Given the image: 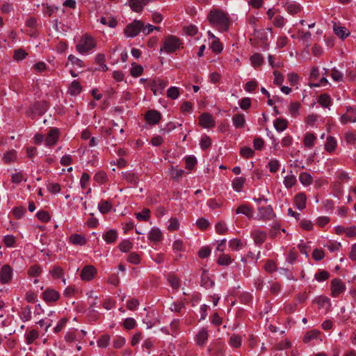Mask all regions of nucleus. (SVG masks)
Instances as JSON below:
<instances>
[{"label": "nucleus", "instance_id": "obj_1", "mask_svg": "<svg viewBox=\"0 0 356 356\" xmlns=\"http://www.w3.org/2000/svg\"><path fill=\"white\" fill-rule=\"evenodd\" d=\"M209 22L220 31H227L230 22L227 14L222 10L214 8L208 15Z\"/></svg>", "mask_w": 356, "mask_h": 356}, {"label": "nucleus", "instance_id": "obj_2", "mask_svg": "<svg viewBox=\"0 0 356 356\" xmlns=\"http://www.w3.org/2000/svg\"><path fill=\"white\" fill-rule=\"evenodd\" d=\"M96 47V42L93 38L88 35H83L76 44V49L82 54H88Z\"/></svg>", "mask_w": 356, "mask_h": 356}, {"label": "nucleus", "instance_id": "obj_3", "mask_svg": "<svg viewBox=\"0 0 356 356\" xmlns=\"http://www.w3.org/2000/svg\"><path fill=\"white\" fill-rule=\"evenodd\" d=\"M143 28V22L135 19L131 24H128L124 29V34L127 37L134 38L136 36Z\"/></svg>", "mask_w": 356, "mask_h": 356}, {"label": "nucleus", "instance_id": "obj_4", "mask_svg": "<svg viewBox=\"0 0 356 356\" xmlns=\"http://www.w3.org/2000/svg\"><path fill=\"white\" fill-rule=\"evenodd\" d=\"M178 47V40L175 36L169 35L163 42V46L160 49V51H165L168 54L172 53L176 51Z\"/></svg>", "mask_w": 356, "mask_h": 356}, {"label": "nucleus", "instance_id": "obj_5", "mask_svg": "<svg viewBox=\"0 0 356 356\" xmlns=\"http://www.w3.org/2000/svg\"><path fill=\"white\" fill-rule=\"evenodd\" d=\"M346 291V286L340 279H333L331 282V296L338 297Z\"/></svg>", "mask_w": 356, "mask_h": 356}, {"label": "nucleus", "instance_id": "obj_6", "mask_svg": "<svg viewBox=\"0 0 356 356\" xmlns=\"http://www.w3.org/2000/svg\"><path fill=\"white\" fill-rule=\"evenodd\" d=\"M199 124L204 129H209L215 127L216 121L210 113H203L199 117Z\"/></svg>", "mask_w": 356, "mask_h": 356}, {"label": "nucleus", "instance_id": "obj_7", "mask_svg": "<svg viewBox=\"0 0 356 356\" xmlns=\"http://www.w3.org/2000/svg\"><path fill=\"white\" fill-rule=\"evenodd\" d=\"M340 121L342 124H347L348 122H355L356 108H348L346 113L341 117Z\"/></svg>", "mask_w": 356, "mask_h": 356}, {"label": "nucleus", "instance_id": "obj_8", "mask_svg": "<svg viewBox=\"0 0 356 356\" xmlns=\"http://www.w3.org/2000/svg\"><path fill=\"white\" fill-rule=\"evenodd\" d=\"M43 300L45 302H54L60 298L59 293L53 289H47L42 293Z\"/></svg>", "mask_w": 356, "mask_h": 356}, {"label": "nucleus", "instance_id": "obj_9", "mask_svg": "<svg viewBox=\"0 0 356 356\" xmlns=\"http://www.w3.org/2000/svg\"><path fill=\"white\" fill-rule=\"evenodd\" d=\"M254 242L257 245H261L266 239L267 234L260 229H254L251 232Z\"/></svg>", "mask_w": 356, "mask_h": 356}, {"label": "nucleus", "instance_id": "obj_10", "mask_svg": "<svg viewBox=\"0 0 356 356\" xmlns=\"http://www.w3.org/2000/svg\"><path fill=\"white\" fill-rule=\"evenodd\" d=\"M97 270L92 266H86L83 268L81 273V277L84 281L91 280L96 274Z\"/></svg>", "mask_w": 356, "mask_h": 356}, {"label": "nucleus", "instance_id": "obj_11", "mask_svg": "<svg viewBox=\"0 0 356 356\" xmlns=\"http://www.w3.org/2000/svg\"><path fill=\"white\" fill-rule=\"evenodd\" d=\"M284 3V7L285 8L286 10L289 13L290 15H296L300 12L301 10V6L300 5L296 2V1H291L289 0H286Z\"/></svg>", "mask_w": 356, "mask_h": 356}, {"label": "nucleus", "instance_id": "obj_12", "mask_svg": "<svg viewBox=\"0 0 356 356\" xmlns=\"http://www.w3.org/2000/svg\"><path fill=\"white\" fill-rule=\"evenodd\" d=\"M260 217L264 220H271L274 218L275 213L271 206L262 207L258 209Z\"/></svg>", "mask_w": 356, "mask_h": 356}, {"label": "nucleus", "instance_id": "obj_13", "mask_svg": "<svg viewBox=\"0 0 356 356\" xmlns=\"http://www.w3.org/2000/svg\"><path fill=\"white\" fill-rule=\"evenodd\" d=\"M12 277V269L9 266H3L0 270V281L2 283H8Z\"/></svg>", "mask_w": 356, "mask_h": 356}, {"label": "nucleus", "instance_id": "obj_14", "mask_svg": "<svg viewBox=\"0 0 356 356\" xmlns=\"http://www.w3.org/2000/svg\"><path fill=\"white\" fill-rule=\"evenodd\" d=\"M145 120L148 123L155 124L161 120V115L158 111L151 110L146 113Z\"/></svg>", "mask_w": 356, "mask_h": 356}, {"label": "nucleus", "instance_id": "obj_15", "mask_svg": "<svg viewBox=\"0 0 356 356\" xmlns=\"http://www.w3.org/2000/svg\"><path fill=\"white\" fill-rule=\"evenodd\" d=\"M237 214L245 215L248 218L253 217L254 211L253 209L248 204H241L236 210Z\"/></svg>", "mask_w": 356, "mask_h": 356}, {"label": "nucleus", "instance_id": "obj_16", "mask_svg": "<svg viewBox=\"0 0 356 356\" xmlns=\"http://www.w3.org/2000/svg\"><path fill=\"white\" fill-rule=\"evenodd\" d=\"M58 138V130L52 129L49 131L46 139L45 144L47 146H52L56 144Z\"/></svg>", "mask_w": 356, "mask_h": 356}, {"label": "nucleus", "instance_id": "obj_17", "mask_svg": "<svg viewBox=\"0 0 356 356\" xmlns=\"http://www.w3.org/2000/svg\"><path fill=\"white\" fill-rule=\"evenodd\" d=\"M31 109L32 113L41 115L46 112L47 104L44 102H38L33 104Z\"/></svg>", "mask_w": 356, "mask_h": 356}, {"label": "nucleus", "instance_id": "obj_18", "mask_svg": "<svg viewBox=\"0 0 356 356\" xmlns=\"http://www.w3.org/2000/svg\"><path fill=\"white\" fill-rule=\"evenodd\" d=\"M314 302L318 305L319 308H323L326 310H329L331 306L330 298L323 296L316 298Z\"/></svg>", "mask_w": 356, "mask_h": 356}, {"label": "nucleus", "instance_id": "obj_19", "mask_svg": "<svg viewBox=\"0 0 356 356\" xmlns=\"http://www.w3.org/2000/svg\"><path fill=\"white\" fill-rule=\"evenodd\" d=\"M148 238L154 243L159 242L163 238V234L161 230L159 228L154 227L152 228L149 234H148Z\"/></svg>", "mask_w": 356, "mask_h": 356}, {"label": "nucleus", "instance_id": "obj_20", "mask_svg": "<svg viewBox=\"0 0 356 356\" xmlns=\"http://www.w3.org/2000/svg\"><path fill=\"white\" fill-rule=\"evenodd\" d=\"M306 195L302 193H298L296 195L295 204L299 210H302L306 207Z\"/></svg>", "mask_w": 356, "mask_h": 356}, {"label": "nucleus", "instance_id": "obj_21", "mask_svg": "<svg viewBox=\"0 0 356 356\" xmlns=\"http://www.w3.org/2000/svg\"><path fill=\"white\" fill-rule=\"evenodd\" d=\"M69 240L71 243L76 245H84L86 243L85 237L78 234H72Z\"/></svg>", "mask_w": 356, "mask_h": 356}, {"label": "nucleus", "instance_id": "obj_22", "mask_svg": "<svg viewBox=\"0 0 356 356\" xmlns=\"http://www.w3.org/2000/svg\"><path fill=\"white\" fill-rule=\"evenodd\" d=\"M118 236L116 230L110 229L103 235V238L107 243H113L117 240Z\"/></svg>", "mask_w": 356, "mask_h": 356}, {"label": "nucleus", "instance_id": "obj_23", "mask_svg": "<svg viewBox=\"0 0 356 356\" xmlns=\"http://www.w3.org/2000/svg\"><path fill=\"white\" fill-rule=\"evenodd\" d=\"M208 332L206 329L203 328L197 333L196 336V342L199 346L204 345L208 339Z\"/></svg>", "mask_w": 356, "mask_h": 356}, {"label": "nucleus", "instance_id": "obj_24", "mask_svg": "<svg viewBox=\"0 0 356 356\" xmlns=\"http://www.w3.org/2000/svg\"><path fill=\"white\" fill-rule=\"evenodd\" d=\"M245 182L244 177H236L232 181V188L236 192H241L243 189V185Z\"/></svg>", "mask_w": 356, "mask_h": 356}, {"label": "nucleus", "instance_id": "obj_25", "mask_svg": "<svg viewBox=\"0 0 356 356\" xmlns=\"http://www.w3.org/2000/svg\"><path fill=\"white\" fill-rule=\"evenodd\" d=\"M273 124L275 129L277 131L281 132L284 131L287 128L288 122L285 119L277 118L274 121Z\"/></svg>", "mask_w": 356, "mask_h": 356}, {"label": "nucleus", "instance_id": "obj_26", "mask_svg": "<svg viewBox=\"0 0 356 356\" xmlns=\"http://www.w3.org/2000/svg\"><path fill=\"white\" fill-rule=\"evenodd\" d=\"M49 273L54 279L63 278L64 270L59 266H53L49 270Z\"/></svg>", "mask_w": 356, "mask_h": 356}, {"label": "nucleus", "instance_id": "obj_27", "mask_svg": "<svg viewBox=\"0 0 356 356\" xmlns=\"http://www.w3.org/2000/svg\"><path fill=\"white\" fill-rule=\"evenodd\" d=\"M81 86L79 81L74 80L72 82L68 88V92L70 95L76 96L79 95L81 91Z\"/></svg>", "mask_w": 356, "mask_h": 356}, {"label": "nucleus", "instance_id": "obj_28", "mask_svg": "<svg viewBox=\"0 0 356 356\" xmlns=\"http://www.w3.org/2000/svg\"><path fill=\"white\" fill-rule=\"evenodd\" d=\"M333 30L334 33L339 38L343 39L349 35V31L346 27L334 25Z\"/></svg>", "mask_w": 356, "mask_h": 356}, {"label": "nucleus", "instance_id": "obj_29", "mask_svg": "<svg viewBox=\"0 0 356 356\" xmlns=\"http://www.w3.org/2000/svg\"><path fill=\"white\" fill-rule=\"evenodd\" d=\"M100 22L102 24L106 25L111 28H115L118 24L116 19L111 16L102 17L100 19Z\"/></svg>", "mask_w": 356, "mask_h": 356}, {"label": "nucleus", "instance_id": "obj_30", "mask_svg": "<svg viewBox=\"0 0 356 356\" xmlns=\"http://www.w3.org/2000/svg\"><path fill=\"white\" fill-rule=\"evenodd\" d=\"M232 121L236 128H242L245 124V118L243 114L234 115L232 118Z\"/></svg>", "mask_w": 356, "mask_h": 356}, {"label": "nucleus", "instance_id": "obj_31", "mask_svg": "<svg viewBox=\"0 0 356 356\" xmlns=\"http://www.w3.org/2000/svg\"><path fill=\"white\" fill-rule=\"evenodd\" d=\"M165 82L159 79L157 81H154V86L152 87V90L155 95L157 94H161L162 90L165 88Z\"/></svg>", "mask_w": 356, "mask_h": 356}, {"label": "nucleus", "instance_id": "obj_32", "mask_svg": "<svg viewBox=\"0 0 356 356\" xmlns=\"http://www.w3.org/2000/svg\"><path fill=\"white\" fill-rule=\"evenodd\" d=\"M229 247L233 251H238L243 248V243L238 238H233L229 241Z\"/></svg>", "mask_w": 356, "mask_h": 356}, {"label": "nucleus", "instance_id": "obj_33", "mask_svg": "<svg viewBox=\"0 0 356 356\" xmlns=\"http://www.w3.org/2000/svg\"><path fill=\"white\" fill-rule=\"evenodd\" d=\"M337 140L332 136H328L327 138L326 143L325 144V149L329 152L334 151L337 147Z\"/></svg>", "mask_w": 356, "mask_h": 356}, {"label": "nucleus", "instance_id": "obj_34", "mask_svg": "<svg viewBox=\"0 0 356 356\" xmlns=\"http://www.w3.org/2000/svg\"><path fill=\"white\" fill-rule=\"evenodd\" d=\"M143 72V67L140 65H138L136 63L131 64V68L130 74L134 77H138L140 76Z\"/></svg>", "mask_w": 356, "mask_h": 356}, {"label": "nucleus", "instance_id": "obj_35", "mask_svg": "<svg viewBox=\"0 0 356 356\" xmlns=\"http://www.w3.org/2000/svg\"><path fill=\"white\" fill-rule=\"evenodd\" d=\"M98 209L102 213H106L111 210L112 204L107 200H102L99 204Z\"/></svg>", "mask_w": 356, "mask_h": 356}, {"label": "nucleus", "instance_id": "obj_36", "mask_svg": "<svg viewBox=\"0 0 356 356\" xmlns=\"http://www.w3.org/2000/svg\"><path fill=\"white\" fill-rule=\"evenodd\" d=\"M250 61L254 67H257L262 65L264 60L260 54L256 53L250 57Z\"/></svg>", "mask_w": 356, "mask_h": 356}, {"label": "nucleus", "instance_id": "obj_37", "mask_svg": "<svg viewBox=\"0 0 356 356\" xmlns=\"http://www.w3.org/2000/svg\"><path fill=\"white\" fill-rule=\"evenodd\" d=\"M316 136L312 133H307L305 134L303 140L304 145L307 147H312L314 145V141L316 140Z\"/></svg>", "mask_w": 356, "mask_h": 356}, {"label": "nucleus", "instance_id": "obj_38", "mask_svg": "<svg viewBox=\"0 0 356 356\" xmlns=\"http://www.w3.org/2000/svg\"><path fill=\"white\" fill-rule=\"evenodd\" d=\"M122 177L131 184L136 185L138 184V177L134 173L130 172H122Z\"/></svg>", "mask_w": 356, "mask_h": 356}, {"label": "nucleus", "instance_id": "obj_39", "mask_svg": "<svg viewBox=\"0 0 356 356\" xmlns=\"http://www.w3.org/2000/svg\"><path fill=\"white\" fill-rule=\"evenodd\" d=\"M17 156L16 151L12 149L6 152L3 157V161L6 163H9L15 161Z\"/></svg>", "mask_w": 356, "mask_h": 356}, {"label": "nucleus", "instance_id": "obj_40", "mask_svg": "<svg viewBox=\"0 0 356 356\" xmlns=\"http://www.w3.org/2000/svg\"><path fill=\"white\" fill-rule=\"evenodd\" d=\"M320 332L316 330H311L305 334L303 338V341L305 343H308L312 340L316 339L318 337Z\"/></svg>", "mask_w": 356, "mask_h": 356}, {"label": "nucleus", "instance_id": "obj_41", "mask_svg": "<svg viewBox=\"0 0 356 356\" xmlns=\"http://www.w3.org/2000/svg\"><path fill=\"white\" fill-rule=\"evenodd\" d=\"M296 177L290 174L284 178V184L287 188H292L296 184Z\"/></svg>", "mask_w": 356, "mask_h": 356}, {"label": "nucleus", "instance_id": "obj_42", "mask_svg": "<svg viewBox=\"0 0 356 356\" xmlns=\"http://www.w3.org/2000/svg\"><path fill=\"white\" fill-rule=\"evenodd\" d=\"M242 343L241 337L236 334H233L229 338V345L235 348H237L241 346Z\"/></svg>", "mask_w": 356, "mask_h": 356}, {"label": "nucleus", "instance_id": "obj_43", "mask_svg": "<svg viewBox=\"0 0 356 356\" xmlns=\"http://www.w3.org/2000/svg\"><path fill=\"white\" fill-rule=\"evenodd\" d=\"M68 61L74 67H77L81 68L85 66L83 61L82 60L79 59V58L76 57L75 56H74L72 54H70L68 56Z\"/></svg>", "mask_w": 356, "mask_h": 356}, {"label": "nucleus", "instance_id": "obj_44", "mask_svg": "<svg viewBox=\"0 0 356 356\" xmlns=\"http://www.w3.org/2000/svg\"><path fill=\"white\" fill-rule=\"evenodd\" d=\"M183 31L185 35L193 36L197 33L198 29L193 24H189L188 26H184Z\"/></svg>", "mask_w": 356, "mask_h": 356}, {"label": "nucleus", "instance_id": "obj_45", "mask_svg": "<svg viewBox=\"0 0 356 356\" xmlns=\"http://www.w3.org/2000/svg\"><path fill=\"white\" fill-rule=\"evenodd\" d=\"M300 181L304 186H309L312 182V177L307 172H302L299 176Z\"/></svg>", "mask_w": 356, "mask_h": 356}, {"label": "nucleus", "instance_id": "obj_46", "mask_svg": "<svg viewBox=\"0 0 356 356\" xmlns=\"http://www.w3.org/2000/svg\"><path fill=\"white\" fill-rule=\"evenodd\" d=\"M301 105L298 102H293L289 106V113L290 115L293 117L296 118L299 115V110Z\"/></svg>", "mask_w": 356, "mask_h": 356}, {"label": "nucleus", "instance_id": "obj_47", "mask_svg": "<svg viewBox=\"0 0 356 356\" xmlns=\"http://www.w3.org/2000/svg\"><path fill=\"white\" fill-rule=\"evenodd\" d=\"M330 76L334 81L341 82L343 80V74L339 70L334 68L331 71Z\"/></svg>", "mask_w": 356, "mask_h": 356}, {"label": "nucleus", "instance_id": "obj_48", "mask_svg": "<svg viewBox=\"0 0 356 356\" xmlns=\"http://www.w3.org/2000/svg\"><path fill=\"white\" fill-rule=\"evenodd\" d=\"M318 102L322 106L327 108L331 104V98L328 95L323 94L320 95Z\"/></svg>", "mask_w": 356, "mask_h": 356}, {"label": "nucleus", "instance_id": "obj_49", "mask_svg": "<svg viewBox=\"0 0 356 356\" xmlns=\"http://www.w3.org/2000/svg\"><path fill=\"white\" fill-rule=\"evenodd\" d=\"M232 261L231 257L228 254H222L218 259V264L221 266H228Z\"/></svg>", "mask_w": 356, "mask_h": 356}, {"label": "nucleus", "instance_id": "obj_50", "mask_svg": "<svg viewBox=\"0 0 356 356\" xmlns=\"http://www.w3.org/2000/svg\"><path fill=\"white\" fill-rule=\"evenodd\" d=\"M186 168L188 170L193 169L197 163L196 158L194 156H188L184 158Z\"/></svg>", "mask_w": 356, "mask_h": 356}, {"label": "nucleus", "instance_id": "obj_51", "mask_svg": "<svg viewBox=\"0 0 356 356\" xmlns=\"http://www.w3.org/2000/svg\"><path fill=\"white\" fill-rule=\"evenodd\" d=\"M110 342V336L108 334L102 335L97 340V345L99 348H106Z\"/></svg>", "mask_w": 356, "mask_h": 356}, {"label": "nucleus", "instance_id": "obj_52", "mask_svg": "<svg viewBox=\"0 0 356 356\" xmlns=\"http://www.w3.org/2000/svg\"><path fill=\"white\" fill-rule=\"evenodd\" d=\"M149 209H144L141 213H136V217L138 220L147 221L149 218Z\"/></svg>", "mask_w": 356, "mask_h": 356}, {"label": "nucleus", "instance_id": "obj_53", "mask_svg": "<svg viewBox=\"0 0 356 356\" xmlns=\"http://www.w3.org/2000/svg\"><path fill=\"white\" fill-rule=\"evenodd\" d=\"M133 247L132 243L129 240H124L119 244V248L122 252H127Z\"/></svg>", "mask_w": 356, "mask_h": 356}, {"label": "nucleus", "instance_id": "obj_54", "mask_svg": "<svg viewBox=\"0 0 356 356\" xmlns=\"http://www.w3.org/2000/svg\"><path fill=\"white\" fill-rule=\"evenodd\" d=\"M210 47L213 52L217 54L222 50V46L218 38L213 40Z\"/></svg>", "mask_w": 356, "mask_h": 356}, {"label": "nucleus", "instance_id": "obj_55", "mask_svg": "<svg viewBox=\"0 0 356 356\" xmlns=\"http://www.w3.org/2000/svg\"><path fill=\"white\" fill-rule=\"evenodd\" d=\"M11 181L14 184H19L22 181H26V178H24L22 172H19L12 175Z\"/></svg>", "mask_w": 356, "mask_h": 356}, {"label": "nucleus", "instance_id": "obj_56", "mask_svg": "<svg viewBox=\"0 0 356 356\" xmlns=\"http://www.w3.org/2000/svg\"><path fill=\"white\" fill-rule=\"evenodd\" d=\"M38 336H39V334L37 330H33L30 331L26 334V343L28 344L32 343L38 337Z\"/></svg>", "mask_w": 356, "mask_h": 356}, {"label": "nucleus", "instance_id": "obj_57", "mask_svg": "<svg viewBox=\"0 0 356 356\" xmlns=\"http://www.w3.org/2000/svg\"><path fill=\"white\" fill-rule=\"evenodd\" d=\"M20 317L23 321H29L31 318V311L30 307L24 308L21 312Z\"/></svg>", "mask_w": 356, "mask_h": 356}, {"label": "nucleus", "instance_id": "obj_58", "mask_svg": "<svg viewBox=\"0 0 356 356\" xmlns=\"http://www.w3.org/2000/svg\"><path fill=\"white\" fill-rule=\"evenodd\" d=\"M211 145V139L209 136L204 135L202 137L200 145L202 149H204L209 147Z\"/></svg>", "mask_w": 356, "mask_h": 356}, {"label": "nucleus", "instance_id": "obj_59", "mask_svg": "<svg viewBox=\"0 0 356 356\" xmlns=\"http://www.w3.org/2000/svg\"><path fill=\"white\" fill-rule=\"evenodd\" d=\"M216 231L219 234H225L228 228L226 225V224L223 222H219L216 225Z\"/></svg>", "mask_w": 356, "mask_h": 356}, {"label": "nucleus", "instance_id": "obj_60", "mask_svg": "<svg viewBox=\"0 0 356 356\" xmlns=\"http://www.w3.org/2000/svg\"><path fill=\"white\" fill-rule=\"evenodd\" d=\"M257 86L258 83L255 80H251L245 83L244 89L245 91L250 92L254 91Z\"/></svg>", "mask_w": 356, "mask_h": 356}, {"label": "nucleus", "instance_id": "obj_61", "mask_svg": "<svg viewBox=\"0 0 356 356\" xmlns=\"http://www.w3.org/2000/svg\"><path fill=\"white\" fill-rule=\"evenodd\" d=\"M42 273V269L39 266H32L29 270V275L31 277H38L40 275V274Z\"/></svg>", "mask_w": 356, "mask_h": 356}, {"label": "nucleus", "instance_id": "obj_62", "mask_svg": "<svg viewBox=\"0 0 356 356\" xmlns=\"http://www.w3.org/2000/svg\"><path fill=\"white\" fill-rule=\"evenodd\" d=\"M280 165V162L277 159H271L268 162L269 169L271 172H277L279 170Z\"/></svg>", "mask_w": 356, "mask_h": 356}, {"label": "nucleus", "instance_id": "obj_63", "mask_svg": "<svg viewBox=\"0 0 356 356\" xmlns=\"http://www.w3.org/2000/svg\"><path fill=\"white\" fill-rule=\"evenodd\" d=\"M273 23L275 26L282 28L285 24V19H284V17H282L281 15H277L274 17V19L273 20Z\"/></svg>", "mask_w": 356, "mask_h": 356}, {"label": "nucleus", "instance_id": "obj_64", "mask_svg": "<svg viewBox=\"0 0 356 356\" xmlns=\"http://www.w3.org/2000/svg\"><path fill=\"white\" fill-rule=\"evenodd\" d=\"M329 277V273L327 271L322 270L315 274V279L318 282H323L327 280Z\"/></svg>", "mask_w": 356, "mask_h": 356}]
</instances>
